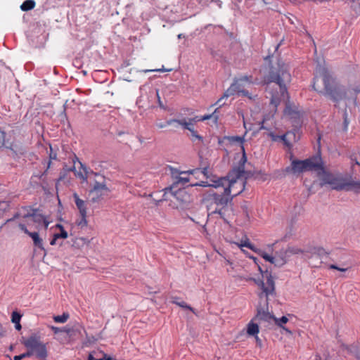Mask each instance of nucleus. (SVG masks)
I'll list each match as a JSON object with an SVG mask.
<instances>
[{
  "label": "nucleus",
  "instance_id": "5fc2aeb1",
  "mask_svg": "<svg viewBox=\"0 0 360 360\" xmlns=\"http://www.w3.org/2000/svg\"><path fill=\"white\" fill-rule=\"evenodd\" d=\"M315 360H321V358L319 355H316V358H315Z\"/></svg>",
  "mask_w": 360,
  "mask_h": 360
},
{
  "label": "nucleus",
  "instance_id": "a19ab883",
  "mask_svg": "<svg viewBox=\"0 0 360 360\" xmlns=\"http://www.w3.org/2000/svg\"><path fill=\"white\" fill-rule=\"evenodd\" d=\"M58 239V238H56V234L54 233L53 236V238L50 241V244L51 245H55L56 244V241H57Z\"/></svg>",
  "mask_w": 360,
  "mask_h": 360
},
{
  "label": "nucleus",
  "instance_id": "72a5a7b5",
  "mask_svg": "<svg viewBox=\"0 0 360 360\" xmlns=\"http://www.w3.org/2000/svg\"><path fill=\"white\" fill-rule=\"evenodd\" d=\"M328 268L330 269L338 270V271H342V272H345L346 271H347V268H341V267L338 266L335 264H330L328 266Z\"/></svg>",
  "mask_w": 360,
  "mask_h": 360
},
{
  "label": "nucleus",
  "instance_id": "6e6552de",
  "mask_svg": "<svg viewBox=\"0 0 360 360\" xmlns=\"http://www.w3.org/2000/svg\"><path fill=\"white\" fill-rule=\"evenodd\" d=\"M253 83V77L250 75L241 76L238 78H236L233 82L224 92V96H231L236 94H241L243 96L249 98L250 99H254L255 96H252L251 94L246 90L244 89L245 84H251Z\"/></svg>",
  "mask_w": 360,
  "mask_h": 360
},
{
  "label": "nucleus",
  "instance_id": "f03ea898",
  "mask_svg": "<svg viewBox=\"0 0 360 360\" xmlns=\"http://www.w3.org/2000/svg\"><path fill=\"white\" fill-rule=\"evenodd\" d=\"M312 86L318 93L328 96L335 102L346 97L347 93L345 86L338 84L330 72L321 65H318L316 68Z\"/></svg>",
  "mask_w": 360,
  "mask_h": 360
},
{
  "label": "nucleus",
  "instance_id": "473e14b6",
  "mask_svg": "<svg viewBox=\"0 0 360 360\" xmlns=\"http://www.w3.org/2000/svg\"><path fill=\"white\" fill-rule=\"evenodd\" d=\"M69 316H53L54 321L56 323H65Z\"/></svg>",
  "mask_w": 360,
  "mask_h": 360
},
{
  "label": "nucleus",
  "instance_id": "3c124183",
  "mask_svg": "<svg viewBox=\"0 0 360 360\" xmlns=\"http://www.w3.org/2000/svg\"><path fill=\"white\" fill-rule=\"evenodd\" d=\"M193 124H194L188 120V127H193Z\"/></svg>",
  "mask_w": 360,
  "mask_h": 360
},
{
  "label": "nucleus",
  "instance_id": "20e7f679",
  "mask_svg": "<svg viewBox=\"0 0 360 360\" xmlns=\"http://www.w3.org/2000/svg\"><path fill=\"white\" fill-rule=\"evenodd\" d=\"M245 180L246 176L243 175V171H231L226 177L218 179L212 186L224 188L225 194L233 198L244 191Z\"/></svg>",
  "mask_w": 360,
  "mask_h": 360
},
{
  "label": "nucleus",
  "instance_id": "4be33fe9",
  "mask_svg": "<svg viewBox=\"0 0 360 360\" xmlns=\"http://www.w3.org/2000/svg\"><path fill=\"white\" fill-rule=\"evenodd\" d=\"M36 3L34 0H25L20 6V9L23 11H28L35 7Z\"/></svg>",
  "mask_w": 360,
  "mask_h": 360
},
{
  "label": "nucleus",
  "instance_id": "c756f323",
  "mask_svg": "<svg viewBox=\"0 0 360 360\" xmlns=\"http://www.w3.org/2000/svg\"><path fill=\"white\" fill-rule=\"evenodd\" d=\"M314 252L319 255V256H323L328 254V252H327L325 250V249L321 247L314 248Z\"/></svg>",
  "mask_w": 360,
  "mask_h": 360
},
{
  "label": "nucleus",
  "instance_id": "bb28decb",
  "mask_svg": "<svg viewBox=\"0 0 360 360\" xmlns=\"http://www.w3.org/2000/svg\"><path fill=\"white\" fill-rule=\"evenodd\" d=\"M270 318H274L275 322L279 326H282L283 324H285L288 322V319L287 316H281V319H276V316H269Z\"/></svg>",
  "mask_w": 360,
  "mask_h": 360
},
{
  "label": "nucleus",
  "instance_id": "a18cd8bd",
  "mask_svg": "<svg viewBox=\"0 0 360 360\" xmlns=\"http://www.w3.org/2000/svg\"><path fill=\"white\" fill-rule=\"evenodd\" d=\"M23 359V358H22V354H20V355H17V356H15L13 357V360H21V359Z\"/></svg>",
  "mask_w": 360,
  "mask_h": 360
},
{
  "label": "nucleus",
  "instance_id": "4d7b16f0",
  "mask_svg": "<svg viewBox=\"0 0 360 360\" xmlns=\"http://www.w3.org/2000/svg\"><path fill=\"white\" fill-rule=\"evenodd\" d=\"M355 164L360 166V162L357 160L355 161Z\"/></svg>",
  "mask_w": 360,
  "mask_h": 360
},
{
  "label": "nucleus",
  "instance_id": "052dcab7",
  "mask_svg": "<svg viewBox=\"0 0 360 360\" xmlns=\"http://www.w3.org/2000/svg\"><path fill=\"white\" fill-rule=\"evenodd\" d=\"M226 263L227 264H231L230 261L229 260H226Z\"/></svg>",
  "mask_w": 360,
  "mask_h": 360
},
{
  "label": "nucleus",
  "instance_id": "c03bdc74",
  "mask_svg": "<svg viewBox=\"0 0 360 360\" xmlns=\"http://www.w3.org/2000/svg\"><path fill=\"white\" fill-rule=\"evenodd\" d=\"M353 90H354L355 94H357L358 93H359L360 92V85L354 88Z\"/></svg>",
  "mask_w": 360,
  "mask_h": 360
},
{
  "label": "nucleus",
  "instance_id": "a211bd4d",
  "mask_svg": "<svg viewBox=\"0 0 360 360\" xmlns=\"http://www.w3.org/2000/svg\"><path fill=\"white\" fill-rule=\"evenodd\" d=\"M259 333V326L258 324L253 322V321H251L247 326V333L249 335L255 336L257 340H258L257 334Z\"/></svg>",
  "mask_w": 360,
  "mask_h": 360
},
{
  "label": "nucleus",
  "instance_id": "ea45409f",
  "mask_svg": "<svg viewBox=\"0 0 360 360\" xmlns=\"http://www.w3.org/2000/svg\"><path fill=\"white\" fill-rule=\"evenodd\" d=\"M169 124H167V121L165 122V123H158L156 124V126L159 128V129H162V128H165L167 126H169Z\"/></svg>",
  "mask_w": 360,
  "mask_h": 360
},
{
  "label": "nucleus",
  "instance_id": "2eb2a0df",
  "mask_svg": "<svg viewBox=\"0 0 360 360\" xmlns=\"http://www.w3.org/2000/svg\"><path fill=\"white\" fill-rule=\"evenodd\" d=\"M25 218H26V221L28 225L32 223L36 224L37 229H39L41 226H43L44 229H47L49 226V222L41 214L34 212L32 214H26L25 215Z\"/></svg>",
  "mask_w": 360,
  "mask_h": 360
},
{
  "label": "nucleus",
  "instance_id": "a878e982",
  "mask_svg": "<svg viewBox=\"0 0 360 360\" xmlns=\"http://www.w3.org/2000/svg\"><path fill=\"white\" fill-rule=\"evenodd\" d=\"M267 136L274 142L281 141V139H283L284 137L282 135H276L272 131L268 132Z\"/></svg>",
  "mask_w": 360,
  "mask_h": 360
},
{
  "label": "nucleus",
  "instance_id": "7c9ffc66",
  "mask_svg": "<svg viewBox=\"0 0 360 360\" xmlns=\"http://www.w3.org/2000/svg\"><path fill=\"white\" fill-rule=\"evenodd\" d=\"M219 108H216V109L214 110V112L211 114V115H213V116H212V119L213 120V122L214 124H217L218 121H219V115H218V112H219Z\"/></svg>",
  "mask_w": 360,
  "mask_h": 360
},
{
  "label": "nucleus",
  "instance_id": "f8f14e48",
  "mask_svg": "<svg viewBox=\"0 0 360 360\" xmlns=\"http://www.w3.org/2000/svg\"><path fill=\"white\" fill-rule=\"evenodd\" d=\"M103 179L102 181H96L94 184L93 188L89 191V195L91 198L93 202H98L103 200L105 195H108L110 193V189L105 184L104 176H101Z\"/></svg>",
  "mask_w": 360,
  "mask_h": 360
},
{
  "label": "nucleus",
  "instance_id": "37998d69",
  "mask_svg": "<svg viewBox=\"0 0 360 360\" xmlns=\"http://www.w3.org/2000/svg\"><path fill=\"white\" fill-rule=\"evenodd\" d=\"M199 171L198 172H201L205 176H207V168H204L202 170H201L200 169H198Z\"/></svg>",
  "mask_w": 360,
  "mask_h": 360
},
{
  "label": "nucleus",
  "instance_id": "f704fd0d",
  "mask_svg": "<svg viewBox=\"0 0 360 360\" xmlns=\"http://www.w3.org/2000/svg\"><path fill=\"white\" fill-rule=\"evenodd\" d=\"M348 125H349V120H348V117H347V113L345 111L344 112V130H345V131L347 130Z\"/></svg>",
  "mask_w": 360,
  "mask_h": 360
},
{
  "label": "nucleus",
  "instance_id": "4c0bfd02",
  "mask_svg": "<svg viewBox=\"0 0 360 360\" xmlns=\"http://www.w3.org/2000/svg\"><path fill=\"white\" fill-rule=\"evenodd\" d=\"M212 116H213V115H211V114L205 115L200 117V120H201L202 121L212 119Z\"/></svg>",
  "mask_w": 360,
  "mask_h": 360
},
{
  "label": "nucleus",
  "instance_id": "864d4df0",
  "mask_svg": "<svg viewBox=\"0 0 360 360\" xmlns=\"http://www.w3.org/2000/svg\"><path fill=\"white\" fill-rule=\"evenodd\" d=\"M155 71H158V72H165V71H167V70H165V69H157V70H155Z\"/></svg>",
  "mask_w": 360,
  "mask_h": 360
},
{
  "label": "nucleus",
  "instance_id": "dca6fc26",
  "mask_svg": "<svg viewBox=\"0 0 360 360\" xmlns=\"http://www.w3.org/2000/svg\"><path fill=\"white\" fill-rule=\"evenodd\" d=\"M19 228L24 231L25 233L28 235L33 240L34 245L41 250H44L43 246L42 239L39 237L37 232H30L27 229L26 226L24 224H20Z\"/></svg>",
  "mask_w": 360,
  "mask_h": 360
},
{
  "label": "nucleus",
  "instance_id": "39448f33",
  "mask_svg": "<svg viewBox=\"0 0 360 360\" xmlns=\"http://www.w3.org/2000/svg\"><path fill=\"white\" fill-rule=\"evenodd\" d=\"M232 200V198L226 195L223 192L222 194L211 193L209 195L207 202V210L210 212L211 214H218L221 219L227 221V217H229L233 213L232 208L229 205V202Z\"/></svg>",
  "mask_w": 360,
  "mask_h": 360
},
{
  "label": "nucleus",
  "instance_id": "5701e85b",
  "mask_svg": "<svg viewBox=\"0 0 360 360\" xmlns=\"http://www.w3.org/2000/svg\"><path fill=\"white\" fill-rule=\"evenodd\" d=\"M290 136H295V134L291 131H287L285 134L282 135V136L284 137L283 139H281V142H283V145L289 149H290L292 147V143L289 140V137Z\"/></svg>",
  "mask_w": 360,
  "mask_h": 360
},
{
  "label": "nucleus",
  "instance_id": "de8ad7c7",
  "mask_svg": "<svg viewBox=\"0 0 360 360\" xmlns=\"http://www.w3.org/2000/svg\"><path fill=\"white\" fill-rule=\"evenodd\" d=\"M157 96H158V98L159 105H160L161 108H163V105H162V102H161V101H160V96H159L158 93H157Z\"/></svg>",
  "mask_w": 360,
  "mask_h": 360
},
{
  "label": "nucleus",
  "instance_id": "13d9d810",
  "mask_svg": "<svg viewBox=\"0 0 360 360\" xmlns=\"http://www.w3.org/2000/svg\"><path fill=\"white\" fill-rule=\"evenodd\" d=\"M51 162V160H49V162H48V167H47V169L50 167Z\"/></svg>",
  "mask_w": 360,
  "mask_h": 360
},
{
  "label": "nucleus",
  "instance_id": "58836bf2",
  "mask_svg": "<svg viewBox=\"0 0 360 360\" xmlns=\"http://www.w3.org/2000/svg\"><path fill=\"white\" fill-rule=\"evenodd\" d=\"M200 117L195 116V117L188 119L191 122H192L193 124H195L197 122L202 121L200 120Z\"/></svg>",
  "mask_w": 360,
  "mask_h": 360
},
{
  "label": "nucleus",
  "instance_id": "9d476101",
  "mask_svg": "<svg viewBox=\"0 0 360 360\" xmlns=\"http://www.w3.org/2000/svg\"><path fill=\"white\" fill-rule=\"evenodd\" d=\"M23 345L28 349L35 353L36 356L39 359H44L47 356L46 346L37 337L31 336L28 338L23 342Z\"/></svg>",
  "mask_w": 360,
  "mask_h": 360
},
{
  "label": "nucleus",
  "instance_id": "2f4dec72",
  "mask_svg": "<svg viewBox=\"0 0 360 360\" xmlns=\"http://www.w3.org/2000/svg\"><path fill=\"white\" fill-rule=\"evenodd\" d=\"M219 108H216V109L214 110V112L211 114V115H213V116H212V119L213 120V122L214 124H217L218 121H219V115H218V112H219Z\"/></svg>",
  "mask_w": 360,
  "mask_h": 360
},
{
  "label": "nucleus",
  "instance_id": "ddd939ff",
  "mask_svg": "<svg viewBox=\"0 0 360 360\" xmlns=\"http://www.w3.org/2000/svg\"><path fill=\"white\" fill-rule=\"evenodd\" d=\"M243 233V236L241 239L232 242L233 243L237 245L239 248H242L243 247L248 248L255 252L259 253L266 261L271 262V264H276V258L272 257L267 253L259 250L252 243H250V239L247 236L246 234Z\"/></svg>",
  "mask_w": 360,
  "mask_h": 360
},
{
  "label": "nucleus",
  "instance_id": "6ab92c4d",
  "mask_svg": "<svg viewBox=\"0 0 360 360\" xmlns=\"http://www.w3.org/2000/svg\"><path fill=\"white\" fill-rule=\"evenodd\" d=\"M174 123H177L178 124L182 126L184 129H188L190 131H193V127H188V121L186 119H170L167 120V124H172Z\"/></svg>",
  "mask_w": 360,
  "mask_h": 360
},
{
  "label": "nucleus",
  "instance_id": "9b49d317",
  "mask_svg": "<svg viewBox=\"0 0 360 360\" xmlns=\"http://www.w3.org/2000/svg\"><path fill=\"white\" fill-rule=\"evenodd\" d=\"M225 139L228 140L229 143L231 145L238 146L240 148V150L243 153L242 158L239 161V165L236 168H233L231 171H243V175L246 176V173L245 172V164L247 162V157L244 148V142L245 139L243 136H225Z\"/></svg>",
  "mask_w": 360,
  "mask_h": 360
},
{
  "label": "nucleus",
  "instance_id": "c85d7f7f",
  "mask_svg": "<svg viewBox=\"0 0 360 360\" xmlns=\"http://www.w3.org/2000/svg\"><path fill=\"white\" fill-rule=\"evenodd\" d=\"M229 96H224V94H223V96L219 98L214 104H212L211 105V107H214V106H218L217 108H220L222 105H224V103L222 102V101L224 99V98H229Z\"/></svg>",
  "mask_w": 360,
  "mask_h": 360
},
{
  "label": "nucleus",
  "instance_id": "cd10ccee",
  "mask_svg": "<svg viewBox=\"0 0 360 360\" xmlns=\"http://www.w3.org/2000/svg\"><path fill=\"white\" fill-rule=\"evenodd\" d=\"M12 322L15 323V327L18 330L21 329V325L20 323L21 316H11Z\"/></svg>",
  "mask_w": 360,
  "mask_h": 360
},
{
  "label": "nucleus",
  "instance_id": "b1692460",
  "mask_svg": "<svg viewBox=\"0 0 360 360\" xmlns=\"http://www.w3.org/2000/svg\"><path fill=\"white\" fill-rule=\"evenodd\" d=\"M56 228L59 229L60 232L56 234V237L58 238H67L68 236V232L64 229L63 226L61 224H56Z\"/></svg>",
  "mask_w": 360,
  "mask_h": 360
},
{
  "label": "nucleus",
  "instance_id": "c9c22d12",
  "mask_svg": "<svg viewBox=\"0 0 360 360\" xmlns=\"http://www.w3.org/2000/svg\"><path fill=\"white\" fill-rule=\"evenodd\" d=\"M191 133L194 138H195L200 141L202 140V137L198 134L197 131L194 129L193 127V131H191Z\"/></svg>",
  "mask_w": 360,
  "mask_h": 360
},
{
  "label": "nucleus",
  "instance_id": "680f3d73",
  "mask_svg": "<svg viewBox=\"0 0 360 360\" xmlns=\"http://www.w3.org/2000/svg\"><path fill=\"white\" fill-rule=\"evenodd\" d=\"M284 328L285 330H287V331L290 332V331L288 330V328Z\"/></svg>",
  "mask_w": 360,
  "mask_h": 360
},
{
  "label": "nucleus",
  "instance_id": "49530a36",
  "mask_svg": "<svg viewBox=\"0 0 360 360\" xmlns=\"http://www.w3.org/2000/svg\"><path fill=\"white\" fill-rule=\"evenodd\" d=\"M88 360H104V359H95L92 354H89V358H88Z\"/></svg>",
  "mask_w": 360,
  "mask_h": 360
},
{
  "label": "nucleus",
  "instance_id": "09e8293b",
  "mask_svg": "<svg viewBox=\"0 0 360 360\" xmlns=\"http://www.w3.org/2000/svg\"><path fill=\"white\" fill-rule=\"evenodd\" d=\"M284 113L286 114V115H289L290 114V109L288 108V106H286L285 110H284Z\"/></svg>",
  "mask_w": 360,
  "mask_h": 360
},
{
  "label": "nucleus",
  "instance_id": "7ed1b4c3",
  "mask_svg": "<svg viewBox=\"0 0 360 360\" xmlns=\"http://www.w3.org/2000/svg\"><path fill=\"white\" fill-rule=\"evenodd\" d=\"M318 176L320 177L321 186L329 185L333 190L360 193V180H355L351 176H344L340 173L333 174L327 172L323 165L322 168H319Z\"/></svg>",
  "mask_w": 360,
  "mask_h": 360
},
{
  "label": "nucleus",
  "instance_id": "aec40b11",
  "mask_svg": "<svg viewBox=\"0 0 360 360\" xmlns=\"http://www.w3.org/2000/svg\"><path fill=\"white\" fill-rule=\"evenodd\" d=\"M50 328L52 330V331L54 333V334H57L58 333H65L69 335L70 333H72L73 331V329L68 326H66L63 328H58V327L51 326H50Z\"/></svg>",
  "mask_w": 360,
  "mask_h": 360
},
{
  "label": "nucleus",
  "instance_id": "423d86ee",
  "mask_svg": "<svg viewBox=\"0 0 360 360\" xmlns=\"http://www.w3.org/2000/svg\"><path fill=\"white\" fill-rule=\"evenodd\" d=\"M264 277L266 278V283L261 281L262 292L259 295V302L257 306V314L259 316L271 315L269 310L267 297L274 292V281L271 277V274L266 272Z\"/></svg>",
  "mask_w": 360,
  "mask_h": 360
},
{
  "label": "nucleus",
  "instance_id": "f257e3e1",
  "mask_svg": "<svg viewBox=\"0 0 360 360\" xmlns=\"http://www.w3.org/2000/svg\"><path fill=\"white\" fill-rule=\"evenodd\" d=\"M291 80L287 65L279 61L276 65L270 67L269 72L264 77V82L266 84V91L270 94V113L265 115L260 129H269L267 122L271 120L277 111V108L282 101L288 100L287 84Z\"/></svg>",
  "mask_w": 360,
  "mask_h": 360
},
{
  "label": "nucleus",
  "instance_id": "f3484780",
  "mask_svg": "<svg viewBox=\"0 0 360 360\" xmlns=\"http://www.w3.org/2000/svg\"><path fill=\"white\" fill-rule=\"evenodd\" d=\"M73 198L75 202V205L79 210L80 215H84L87 214L86 212V206L84 200L79 198V195L75 193L73 194Z\"/></svg>",
  "mask_w": 360,
  "mask_h": 360
},
{
  "label": "nucleus",
  "instance_id": "6e6d98bb",
  "mask_svg": "<svg viewBox=\"0 0 360 360\" xmlns=\"http://www.w3.org/2000/svg\"><path fill=\"white\" fill-rule=\"evenodd\" d=\"M247 281H253L256 282V280L255 278H252L247 279Z\"/></svg>",
  "mask_w": 360,
  "mask_h": 360
},
{
  "label": "nucleus",
  "instance_id": "e433bc0d",
  "mask_svg": "<svg viewBox=\"0 0 360 360\" xmlns=\"http://www.w3.org/2000/svg\"><path fill=\"white\" fill-rule=\"evenodd\" d=\"M34 354V352L29 349L27 352L22 354V358H26L32 356Z\"/></svg>",
  "mask_w": 360,
  "mask_h": 360
},
{
  "label": "nucleus",
  "instance_id": "412c9836",
  "mask_svg": "<svg viewBox=\"0 0 360 360\" xmlns=\"http://www.w3.org/2000/svg\"><path fill=\"white\" fill-rule=\"evenodd\" d=\"M172 302L186 310H188L190 312L193 314H196V311L193 308L188 306L184 301H179V299L177 297H174Z\"/></svg>",
  "mask_w": 360,
  "mask_h": 360
},
{
  "label": "nucleus",
  "instance_id": "393cba45",
  "mask_svg": "<svg viewBox=\"0 0 360 360\" xmlns=\"http://www.w3.org/2000/svg\"><path fill=\"white\" fill-rule=\"evenodd\" d=\"M76 224L81 227L84 228L87 226V220H86V214L80 215V219L76 221Z\"/></svg>",
  "mask_w": 360,
  "mask_h": 360
},
{
  "label": "nucleus",
  "instance_id": "1a4fd4ad",
  "mask_svg": "<svg viewBox=\"0 0 360 360\" xmlns=\"http://www.w3.org/2000/svg\"><path fill=\"white\" fill-rule=\"evenodd\" d=\"M198 171L199 169H190L187 171H179L177 169H172L171 176L173 180V183L167 190L173 191L176 189L178 186H186L190 181V179L187 176H183L182 175L198 174Z\"/></svg>",
  "mask_w": 360,
  "mask_h": 360
},
{
  "label": "nucleus",
  "instance_id": "0eeeda50",
  "mask_svg": "<svg viewBox=\"0 0 360 360\" xmlns=\"http://www.w3.org/2000/svg\"><path fill=\"white\" fill-rule=\"evenodd\" d=\"M316 158H307L304 160H292L290 167H286L288 173L298 174L305 171H319L322 164L316 161Z\"/></svg>",
  "mask_w": 360,
  "mask_h": 360
},
{
  "label": "nucleus",
  "instance_id": "bf43d9fd",
  "mask_svg": "<svg viewBox=\"0 0 360 360\" xmlns=\"http://www.w3.org/2000/svg\"><path fill=\"white\" fill-rule=\"evenodd\" d=\"M178 37H179V38H181V34H179V35H178Z\"/></svg>",
  "mask_w": 360,
  "mask_h": 360
},
{
  "label": "nucleus",
  "instance_id": "8fccbe9b",
  "mask_svg": "<svg viewBox=\"0 0 360 360\" xmlns=\"http://www.w3.org/2000/svg\"><path fill=\"white\" fill-rule=\"evenodd\" d=\"M77 240H79L82 243V244H84V243H86V239L84 238H77Z\"/></svg>",
  "mask_w": 360,
  "mask_h": 360
},
{
  "label": "nucleus",
  "instance_id": "603ef678",
  "mask_svg": "<svg viewBox=\"0 0 360 360\" xmlns=\"http://www.w3.org/2000/svg\"><path fill=\"white\" fill-rule=\"evenodd\" d=\"M11 315L15 316V315H20L17 311H13L11 313Z\"/></svg>",
  "mask_w": 360,
  "mask_h": 360
},
{
  "label": "nucleus",
  "instance_id": "79ce46f5",
  "mask_svg": "<svg viewBox=\"0 0 360 360\" xmlns=\"http://www.w3.org/2000/svg\"><path fill=\"white\" fill-rule=\"evenodd\" d=\"M207 186V183L205 182V181H202L200 184L195 183V184H191V186Z\"/></svg>",
  "mask_w": 360,
  "mask_h": 360
},
{
  "label": "nucleus",
  "instance_id": "4468645a",
  "mask_svg": "<svg viewBox=\"0 0 360 360\" xmlns=\"http://www.w3.org/2000/svg\"><path fill=\"white\" fill-rule=\"evenodd\" d=\"M174 198L172 202H176V208H184L186 207L193 200L191 195L186 190V188L174 189L169 191Z\"/></svg>",
  "mask_w": 360,
  "mask_h": 360
}]
</instances>
